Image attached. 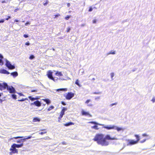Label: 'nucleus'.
<instances>
[{
  "label": "nucleus",
  "instance_id": "obj_1",
  "mask_svg": "<svg viewBox=\"0 0 155 155\" xmlns=\"http://www.w3.org/2000/svg\"><path fill=\"white\" fill-rule=\"evenodd\" d=\"M104 135L102 134H97L95 135L93 140L96 141L98 144L101 145L102 146H107L109 145V142L106 140H117V138L115 137L112 138L110 135H107L105 137H104Z\"/></svg>",
  "mask_w": 155,
  "mask_h": 155
},
{
  "label": "nucleus",
  "instance_id": "obj_2",
  "mask_svg": "<svg viewBox=\"0 0 155 155\" xmlns=\"http://www.w3.org/2000/svg\"><path fill=\"white\" fill-rule=\"evenodd\" d=\"M7 88L11 93H13L16 92L15 88L12 86H9L6 83H0V90H2Z\"/></svg>",
  "mask_w": 155,
  "mask_h": 155
},
{
  "label": "nucleus",
  "instance_id": "obj_3",
  "mask_svg": "<svg viewBox=\"0 0 155 155\" xmlns=\"http://www.w3.org/2000/svg\"><path fill=\"white\" fill-rule=\"evenodd\" d=\"M135 137H136V138L137 139V140L135 141L132 140H128V141L129 142V143L127 144V146H129L130 145H131L135 144H137L139 141L140 139L139 135L137 134H136L135 135Z\"/></svg>",
  "mask_w": 155,
  "mask_h": 155
},
{
  "label": "nucleus",
  "instance_id": "obj_4",
  "mask_svg": "<svg viewBox=\"0 0 155 155\" xmlns=\"http://www.w3.org/2000/svg\"><path fill=\"white\" fill-rule=\"evenodd\" d=\"M4 60L6 61L5 65L9 69H13L15 68V67L14 65H12L11 63L6 59L5 58Z\"/></svg>",
  "mask_w": 155,
  "mask_h": 155
},
{
  "label": "nucleus",
  "instance_id": "obj_5",
  "mask_svg": "<svg viewBox=\"0 0 155 155\" xmlns=\"http://www.w3.org/2000/svg\"><path fill=\"white\" fill-rule=\"evenodd\" d=\"M103 125V127L104 128L108 130L114 129V127H115V125H105L104 124Z\"/></svg>",
  "mask_w": 155,
  "mask_h": 155
},
{
  "label": "nucleus",
  "instance_id": "obj_6",
  "mask_svg": "<svg viewBox=\"0 0 155 155\" xmlns=\"http://www.w3.org/2000/svg\"><path fill=\"white\" fill-rule=\"evenodd\" d=\"M74 95V94L71 92H68L66 96L67 99L70 100L72 98Z\"/></svg>",
  "mask_w": 155,
  "mask_h": 155
},
{
  "label": "nucleus",
  "instance_id": "obj_7",
  "mask_svg": "<svg viewBox=\"0 0 155 155\" xmlns=\"http://www.w3.org/2000/svg\"><path fill=\"white\" fill-rule=\"evenodd\" d=\"M53 72L51 71H49L48 72L47 75L49 78L50 79H53L52 74Z\"/></svg>",
  "mask_w": 155,
  "mask_h": 155
},
{
  "label": "nucleus",
  "instance_id": "obj_8",
  "mask_svg": "<svg viewBox=\"0 0 155 155\" xmlns=\"http://www.w3.org/2000/svg\"><path fill=\"white\" fill-rule=\"evenodd\" d=\"M31 105H35L36 106L38 107H40V106H41V104L40 102L38 101H36L34 102L33 103H31Z\"/></svg>",
  "mask_w": 155,
  "mask_h": 155
},
{
  "label": "nucleus",
  "instance_id": "obj_9",
  "mask_svg": "<svg viewBox=\"0 0 155 155\" xmlns=\"http://www.w3.org/2000/svg\"><path fill=\"white\" fill-rule=\"evenodd\" d=\"M10 150L12 151V153H18V150L16 149V147H12V145L11 148L10 149Z\"/></svg>",
  "mask_w": 155,
  "mask_h": 155
},
{
  "label": "nucleus",
  "instance_id": "obj_10",
  "mask_svg": "<svg viewBox=\"0 0 155 155\" xmlns=\"http://www.w3.org/2000/svg\"><path fill=\"white\" fill-rule=\"evenodd\" d=\"M23 145V143H22L20 144H17L15 143H14L12 144V147H14L20 148L22 147Z\"/></svg>",
  "mask_w": 155,
  "mask_h": 155
},
{
  "label": "nucleus",
  "instance_id": "obj_11",
  "mask_svg": "<svg viewBox=\"0 0 155 155\" xmlns=\"http://www.w3.org/2000/svg\"><path fill=\"white\" fill-rule=\"evenodd\" d=\"M0 73L8 74H10V73L6 70L4 69H1L0 70Z\"/></svg>",
  "mask_w": 155,
  "mask_h": 155
},
{
  "label": "nucleus",
  "instance_id": "obj_12",
  "mask_svg": "<svg viewBox=\"0 0 155 155\" xmlns=\"http://www.w3.org/2000/svg\"><path fill=\"white\" fill-rule=\"evenodd\" d=\"M114 129L117 130L118 131H119L121 130H123L124 129L122 127H120L115 126Z\"/></svg>",
  "mask_w": 155,
  "mask_h": 155
},
{
  "label": "nucleus",
  "instance_id": "obj_13",
  "mask_svg": "<svg viewBox=\"0 0 155 155\" xmlns=\"http://www.w3.org/2000/svg\"><path fill=\"white\" fill-rule=\"evenodd\" d=\"M25 137V138L21 139V142H23L25 141L26 140L30 139L31 137V136H28V137L26 136V137Z\"/></svg>",
  "mask_w": 155,
  "mask_h": 155
},
{
  "label": "nucleus",
  "instance_id": "obj_14",
  "mask_svg": "<svg viewBox=\"0 0 155 155\" xmlns=\"http://www.w3.org/2000/svg\"><path fill=\"white\" fill-rule=\"evenodd\" d=\"M82 115H89L90 117H91L92 115L90 114L88 112L82 110Z\"/></svg>",
  "mask_w": 155,
  "mask_h": 155
},
{
  "label": "nucleus",
  "instance_id": "obj_15",
  "mask_svg": "<svg viewBox=\"0 0 155 155\" xmlns=\"http://www.w3.org/2000/svg\"><path fill=\"white\" fill-rule=\"evenodd\" d=\"M28 98L29 99L32 101H33L35 100H37L39 98L38 97L34 98L33 97H32L31 96H29Z\"/></svg>",
  "mask_w": 155,
  "mask_h": 155
},
{
  "label": "nucleus",
  "instance_id": "obj_16",
  "mask_svg": "<svg viewBox=\"0 0 155 155\" xmlns=\"http://www.w3.org/2000/svg\"><path fill=\"white\" fill-rule=\"evenodd\" d=\"M11 75L14 78H15L18 75V72L16 71L14 72L11 73Z\"/></svg>",
  "mask_w": 155,
  "mask_h": 155
},
{
  "label": "nucleus",
  "instance_id": "obj_17",
  "mask_svg": "<svg viewBox=\"0 0 155 155\" xmlns=\"http://www.w3.org/2000/svg\"><path fill=\"white\" fill-rule=\"evenodd\" d=\"M40 120V119L37 117H35L34 118L33 120V122H39Z\"/></svg>",
  "mask_w": 155,
  "mask_h": 155
},
{
  "label": "nucleus",
  "instance_id": "obj_18",
  "mask_svg": "<svg viewBox=\"0 0 155 155\" xmlns=\"http://www.w3.org/2000/svg\"><path fill=\"white\" fill-rule=\"evenodd\" d=\"M67 90V88H59L56 90L57 91L60 92V91H66Z\"/></svg>",
  "mask_w": 155,
  "mask_h": 155
},
{
  "label": "nucleus",
  "instance_id": "obj_19",
  "mask_svg": "<svg viewBox=\"0 0 155 155\" xmlns=\"http://www.w3.org/2000/svg\"><path fill=\"white\" fill-rule=\"evenodd\" d=\"M88 123H91L92 124H93L95 125H103V124H100L99 123H98L94 121H90L88 122Z\"/></svg>",
  "mask_w": 155,
  "mask_h": 155
},
{
  "label": "nucleus",
  "instance_id": "obj_20",
  "mask_svg": "<svg viewBox=\"0 0 155 155\" xmlns=\"http://www.w3.org/2000/svg\"><path fill=\"white\" fill-rule=\"evenodd\" d=\"M55 75L57 76H61L63 75V74L61 72L57 71L55 73Z\"/></svg>",
  "mask_w": 155,
  "mask_h": 155
},
{
  "label": "nucleus",
  "instance_id": "obj_21",
  "mask_svg": "<svg viewBox=\"0 0 155 155\" xmlns=\"http://www.w3.org/2000/svg\"><path fill=\"white\" fill-rule=\"evenodd\" d=\"M73 124H74V123H73L71 122H70L66 123L64 124V125L65 126L67 127V126H70V125H73Z\"/></svg>",
  "mask_w": 155,
  "mask_h": 155
},
{
  "label": "nucleus",
  "instance_id": "obj_22",
  "mask_svg": "<svg viewBox=\"0 0 155 155\" xmlns=\"http://www.w3.org/2000/svg\"><path fill=\"white\" fill-rule=\"evenodd\" d=\"M64 114V113L63 112H61V114L60 115L59 117H58V119L59 120H61V118L62 117L63 115Z\"/></svg>",
  "mask_w": 155,
  "mask_h": 155
},
{
  "label": "nucleus",
  "instance_id": "obj_23",
  "mask_svg": "<svg viewBox=\"0 0 155 155\" xmlns=\"http://www.w3.org/2000/svg\"><path fill=\"white\" fill-rule=\"evenodd\" d=\"M97 125H95L93 126H92L91 127L92 129H94L95 130H98L99 128L98 127Z\"/></svg>",
  "mask_w": 155,
  "mask_h": 155
},
{
  "label": "nucleus",
  "instance_id": "obj_24",
  "mask_svg": "<svg viewBox=\"0 0 155 155\" xmlns=\"http://www.w3.org/2000/svg\"><path fill=\"white\" fill-rule=\"evenodd\" d=\"M75 84L77 85L79 87H81V85L79 84V81L78 79H77L75 82Z\"/></svg>",
  "mask_w": 155,
  "mask_h": 155
},
{
  "label": "nucleus",
  "instance_id": "obj_25",
  "mask_svg": "<svg viewBox=\"0 0 155 155\" xmlns=\"http://www.w3.org/2000/svg\"><path fill=\"white\" fill-rule=\"evenodd\" d=\"M44 101L46 102V104H49L50 103L51 101L48 99H45L44 100Z\"/></svg>",
  "mask_w": 155,
  "mask_h": 155
},
{
  "label": "nucleus",
  "instance_id": "obj_26",
  "mask_svg": "<svg viewBox=\"0 0 155 155\" xmlns=\"http://www.w3.org/2000/svg\"><path fill=\"white\" fill-rule=\"evenodd\" d=\"M11 97L14 99H16L17 96L16 95L13 94L11 95Z\"/></svg>",
  "mask_w": 155,
  "mask_h": 155
},
{
  "label": "nucleus",
  "instance_id": "obj_27",
  "mask_svg": "<svg viewBox=\"0 0 155 155\" xmlns=\"http://www.w3.org/2000/svg\"><path fill=\"white\" fill-rule=\"evenodd\" d=\"M23 137H23L18 136V137H14L13 138H11L10 139V140H12L13 138L17 139L19 138H23Z\"/></svg>",
  "mask_w": 155,
  "mask_h": 155
},
{
  "label": "nucleus",
  "instance_id": "obj_28",
  "mask_svg": "<svg viewBox=\"0 0 155 155\" xmlns=\"http://www.w3.org/2000/svg\"><path fill=\"white\" fill-rule=\"evenodd\" d=\"M67 110V108L65 107H63V109L61 110V112H63L64 113V112L65 111Z\"/></svg>",
  "mask_w": 155,
  "mask_h": 155
},
{
  "label": "nucleus",
  "instance_id": "obj_29",
  "mask_svg": "<svg viewBox=\"0 0 155 155\" xmlns=\"http://www.w3.org/2000/svg\"><path fill=\"white\" fill-rule=\"evenodd\" d=\"M54 106H51L48 109V111H50V110H51L52 109H54Z\"/></svg>",
  "mask_w": 155,
  "mask_h": 155
},
{
  "label": "nucleus",
  "instance_id": "obj_30",
  "mask_svg": "<svg viewBox=\"0 0 155 155\" xmlns=\"http://www.w3.org/2000/svg\"><path fill=\"white\" fill-rule=\"evenodd\" d=\"M4 64V62L2 59H0V65H2Z\"/></svg>",
  "mask_w": 155,
  "mask_h": 155
},
{
  "label": "nucleus",
  "instance_id": "obj_31",
  "mask_svg": "<svg viewBox=\"0 0 155 155\" xmlns=\"http://www.w3.org/2000/svg\"><path fill=\"white\" fill-rule=\"evenodd\" d=\"M110 76H111V77L112 80H113L114 79L113 78V77H114V73H111L110 74Z\"/></svg>",
  "mask_w": 155,
  "mask_h": 155
},
{
  "label": "nucleus",
  "instance_id": "obj_32",
  "mask_svg": "<svg viewBox=\"0 0 155 155\" xmlns=\"http://www.w3.org/2000/svg\"><path fill=\"white\" fill-rule=\"evenodd\" d=\"M42 139H43L45 140H49L50 139V138L48 137H45L44 138H42Z\"/></svg>",
  "mask_w": 155,
  "mask_h": 155
},
{
  "label": "nucleus",
  "instance_id": "obj_33",
  "mask_svg": "<svg viewBox=\"0 0 155 155\" xmlns=\"http://www.w3.org/2000/svg\"><path fill=\"white\" fill-rule=\"evenodd\" d=\"M27 100V98H25V99L22 98V99H21V100H18V101H24Z\"/></svg>",
  "mask_w": 155,
  "mask_h": 155
},
{
  "label": "nucleus",
  "instance_id": "obj_34",
  "mask_svg": "<svg viewBox=\"0 0 155 155\" xmlns=\"http://www.w3.org/2000/svg\"><path fill=\"white\" fill-rule=\"evenodd\" d=\"M53 79H51V80H53L54 81H57L58 79V78L56 77H54V78L53 77Z\"/></svg>",
  "mask_w": 155,
  "mask_h": 155
},
{
  "label": "nucleus",
  "instance_id": "obj_35",
  "mask_svg": "<svg viewBox=\"0 0 155 155\" xmlns=\"http://www.w3.org/2000/svg\"><path fill=\"white\" fill-rule=\"evenodd\" d=\"M117 104V103H114L111 104L110 105V106L111 107H112L114 105H116Z\"/></svg>",
  "mask_w": 155,
  "mask_h": 155
},
{
  "label": "nucleus",
  "instance_id": "obj_36",
  "mask_svg": "<svg viewBox=\"0 0 155 155\" xmlns=\"http://www.w3.org/2000/svg\"><path fill=\"white\" fill-rule=\"evenodd\" d=\"M34 58H35L34 56L33 55H30L29 58L31 60V59H33Z\"/></svg>",
  "mask_w": 155,
  "mask_h": 155
},
{
  "label": "nucleus",
  "instance_id": "obj_37",
  "mask_svg": "<svg viewBox=\"0 0 155 155\" xmlns=\"http://www.w3.org/2000/svg\"><path fill=\"white\" fill-rule=\"evenodd\" d=\"M115 54V51H113L112 52V51H111L108 54Z\"/></svg>",
  "mask_w": 155,
  "mask_h": 155
},
{
  "label": "nucleus",
  "instance_id": "obj_38",
  "mask_svg": "<svg viewBox=\"0 0 155 155\" xmlns=\"http://www.w3.org/2000/svg\"><path fill=\"white\" fill-rule=\"evenodd\" d=\"M146 139H144L143 140H141L140 141V143H143L144 142L146 141Z\"/></svg>",
  "mask_w": 155,
  "mask_h": 155
},
{
  "label": "nucleus",
  "instance_id": "obj_39",
  "mask_svg": "<svg viewBox=\"0 0 155 155\" xmlns=\"http://www.w3.org/2000/svg\"><path fill=\"white\" fill-rule=\"evenodd\" d=\"M90 101H91V100L90 99L87 100L85 102V103L86 104H88L89 103V102Z\"/></svg>",
  "mask_w": 155,
  "mask_h": 155
},
{
  "label": "nucleus",
  "instance_id": "obj_40",
  "mask_svg": "<svg viewBox=\"0 0 155 155\" xmlns=\"http://www.w3.org/2000/svg\"><path fill=\"white\" fill-rule=\"evenodd\" d=\"M70 18V16H69L68 15L65 18L66 20H68Z\"/></svg>",
  "mask_w": 155,
  "mask_h": 155
},
{
  "label": "nucleus",
  "instance_id": "obj_41",
  "mask_svg": "<svg viewBox=\"0 0 155 155\" xmlns=\"http://www.w3.org/2000/svg\"><path fill=\"white\" fill-rule=\"evenodd\" d=\"M93 10V8L91 7H90L89 10V12H91Z\"/></svg>",
  "mask_w": 155,
  "mask_h": 155
},
{
  "label": "nucleus",
  "instance_id": "obj_42",
  "mask_svg": "<svg viewBox=\"0 0 155 155\" xmlns=\"http://www.w3.org/2000/svg\"><path fill=\"white\" fill-rule=\"evenodd\" d=\"M61 103L63 105H66V103L64 101H61Z\"/></svg>",
  "mask_w": 155,
  "mask_h": 155
},
{
  "label": "nucleus",
  "instance_id": "obj_43",
  "mask_svg": "<svg viewBox=\"0 0 155 155\" xmlns=\"http://www.w3.org/2000/svg\"><path fill=\"white\" fill-rule=\"evenodd\" d=\"M70 30H71L70 28H67V32H69Z\"/></svg>",
  "mask_w": 155,
  "mask_h": 155
},
{
  "label": "nucleus",
  "instance_id": "obj_44",
  "mask_svg": "<svg viewBox=\"0 0 155 155\" xmlns=\"http://www.w3.org/2000/svg\"><path fill=\"white\" fill-rule=\"evenodd\" d=\"M48 3V1H46V2L44 3V5L45 6Z\"/></svg>",
  "mask_w": 155,
  "mask_h": 155
},
{
  "label": "nucleus",
  "instance_id": "obj_45",
  "mask_svg": "<svg viewBox=\"0 0 155 155\" xmlns=\"http://www.w3.org/2000/svg\"><path fill=\"white\" fill-rule=\"evenodd\" d=\"M142 136L143 137H147L148 136V135L146 134H142Z\"/></svg>",
  "mask_w": 155,
  "mask_h": 155
},
{
  "label": "nucleus",
  "instance_id": "obj_46",
  "mask_svg": "<svg viewBox=\"0 0 155 155\" xmlns=\"http://www.w3.org/2000/svg\"><path fill=\"white\" fill-rule=\"evenodd\" d=\"M151 101L153 103H154L155 102V97H153Z\"/></svg>",
  "mask_w": 155,
  "mask_h": 155
},
{
  "label": "nucleus",
  "instance_id": "obj_47",
  "mask_svg": "<svg viewBox=\"0 0 155 155\" xmlns=\"http://www.w3.org/2000/svg\"><path fill=\"white\" fill-rule=\"evenodd\" d=\"M0 59H4L3 57L2 54H0Z\"/></svg>",
  "mask_w": 155,
  "mask_h": 155
},
{
  "label": "nucleus",
  "instance_id": "obj_48",
  "mask_svg": "<svg viewBox=\"0 0 155 155\" xmlns=\"http://www.w3.org/2000/svg\"><path fill=\"white\" fill-rule=\"evenodd\" d=\"M23 36L25 38H27L28 37V35H27L26 34H24Z\"/></svg>",
  "mask_w": 155,
  "mask_h": 155
},
{
  "label": "nucleus",
  "instance_id": "obj_49",
  "mask_svg": "<svg viewBox=\"0 0 155 155\" xmlns=\"http://www.w3.org/2000/svg\"><path fill=\"white\" fill-rule=\"evenodd\" d=\"M38 91V90L37 89L32 90L31 91V92H37Z\"/></svg>",
  "mask_w": 155,
  "mask_h": 155
},
{
  "label": "nucleus",
  "instance_id": "obj_50",
  "mask_svg": "<svg viewBox=\"0 0 155 155\" xmlns=\"http://www.w3.org/2000/svg\"><path fill=\"white\" fill-rule=\"evenodd\" d=\"M47 132H41V133H39V134H41V135H43V134H45Z\"/></svg>",
  "mask_w": 155,
  "mask_h": 155
},
{
  "label": "nucleus",
  "instance_id": "obj_51",
  "mask_svg": "<svg viewBox=\"0 0 155 155\" xmlns=\"http://www.w3.org/2000/svg\"><path fill=\"white\" fill-rule=\"evenodd\" d=\"M96 19L94 20L93 21V23L94 24H95L96 23Z\"/></svg>",
  "mask_w": 155,
  "mask_h": 155
},
{
  "label": "nucleus",
  "instance_id": "obj_52",
  "mask_svg": "<svg viewBox=\"0 0 155 155\" xmlns=\"http://www.w3.org/2000/svg\"><path fill=\"white\" fill-rule=\"evenodd\" d=\"M4 20L3 19H2L1 20H0V23H3L4 22Z\"/></svg>",
  "mask_w": 155,
  "mask_h": 155
},
{
  "label": "nucleus",
  "instance_id": "obj_53",
  "mask_svg": "<svg viewBox=\"0 0 155 155\" xmlns=\"http://www.w3.org/2000/svg\"><path fill=\"white\" fill-rule=\"evenodd\" d=\"M21 139L20 140H18L16 142L17 143H21Z\"/></svg>",
  "mask_w": 155,
  "mask_h": 155
},
{
  "label": "nucleus",
  "instance_id": "obj_54",
  "mask_svg": "<svg viewBox=\"0 0 155 155\" xmlns=\"http://www.w3.org/2000/svg\"><path fill=\"white\" fill-rule=\"evenodd\" d=\"M11 18V16H8V18H5V20H8L10 18Z\"/></svg>",
  "mask_w": 155,
  "mask_h": 155
},
{
  "label": "nucleus",
  "instance_id": "obj_55",
  "mask_svg": "<svg viewBox=\"0 0 155 155\" xmlns=\"http://www.w3.org/2000/svg\"><path fill=\"white\" fill-rule=\"evenodd\" d=\"M25 45H30V43L29 42H26L25 43Z\"/></svg>",
  "mask_w": 155,
  "mask_h": 155
},
{
  "label": "nucleus",
  "instance_id": "obj_56",
  "mask_svg": "<svg viewBox=\"0 0 155 155\" xmlns=\"http://www.w3.org/2000/svg\"><path fill=\"white\" fill-rule=\"evenodd\" d=\"M54 16L55 17V18H56V17H58L60 16V15L59 14H57V15H55Z\"/></svg>",
  "mask_w": 155,
  "mask_h": 155
},
{
  "label": "nucleus",
  "instance_id": "obj_57",
  "mask_svg": "<svg viewBox=\"0 0 155 155\" xmlns=\"http://www.w3.org/2000/svg\"><path fill=\"white\" fill-rule=\"evenodd\" d=\"M30 24V23L29 22H27L26 23H25V25L26 26H27L28 25H29V24Z\"/></svg>",
  "mask_w": 155,
  "mask_h": 155
},
{
  "label": "nucleus",
  "instance_id": "obj_58",
  "mask_svg": "<svg viewBox=\"0 0 155 155\" xmlns=\"http://www.w3.org/2000/svg\"><path fill=\"white\" fill-rule=\"evenodd\" d=\"M94 93V94H101V92H95Z\"/></svg>",
  "mask_w": 155,
  "mask_h": 155
},
{
  "label": "nucleus",
  "instance_id": "obj_59",
  "mask_svg": "<svg viewBox=\"0 0 155 155\" xmlns=\"http://www.w3.org/2000/svg\"><path fill=\"white\" fill-rule=\"evenodd\" d=\"M62 143V144H63V145H66V143L65 142H63Z\"/></svg>",
  "mask_w": 155,
  "mask_h": 155
},
{
  "label": "nucleus",
  "instance_id": "obj_60",
  "mask_svg": "<svg viewBox=\"0 0 155 155\" xmlns=\"http://www.w3.org/2000/svg\"><path fill=\"white\" fill-rule=\"evenodd\" d=\"M100 98V97H97L95 98V99L96 100H97V99H99Z\"/></svg>",
  "mask_w": 155,
  "mask_h": 155
},
{
  "label": "nucleus",
  "instance_id": "obj_61",
  "mask_svg": "<svg viewBox=\"0 0 155 155\" xmlns=\"http://www.w3.org/2000/svg\"><path fill=\"white\" fill-rule=\"evenodd\" d=\"M18 94L20 96H22L23 95V94L21 93H19Z\"/></svg>",
  "mask_w": 155,
  "mask_h": 155
},
{
  "label": "nucleus",
  "instance_id": "obj_62",
  "mask_svg": "<svg viewBox=\"0 0 155 155\" xmlns=\"http://www.w3.org/2000/svg\"><path fill=\"white\" fill-rule=\"evenodd\" d=\"M87 106H89V107L92 106V104H88L87 105Z\"/></svg>",
  "mask_w": 155,
  "mask_h": 155
},
{
  "label": "nucleus",
  "instance_id": "obj_63",
  "mask_svg": "<svg viewBox=\"0 0 155 155\" xmlns=\"http://www.w3.org/2000/svg\"><path fill=\"white\" fill-rule=\"evenodd\" d=\"M67 6L68 7H69L70 6V4L69 3H68L67 4Z\"/></svg>",
  "mask_w": 155,
  "mask_h": 155
},
{
  "label": "nucleus",
  "instance_id": "obj_64",
  "mask_svg": "<svg viewBox=\"0 0 155 155\" xmlns=\"http://www.w3.org/2000/svg\"><path fill=\"white\" fill-rule=\"evenodd\" d=\"M15 21L16 22H18L19 21L18 20L15 19Z\"/></svg>",
  "mask_w": 155,
  "mask_h": 155
}]
</instances>
